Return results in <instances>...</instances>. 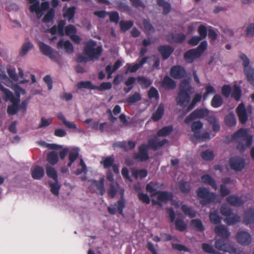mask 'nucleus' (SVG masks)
I'll list each match as a JSON object with an SVG mask.
<instances>
[{"label":"nucleus","mask_w":254,"mask_h":254,"mask_svg":"<svg viewBox=\"0 0 254 254\" xmlns=\"http://www.w3.org/2000/svg\"><path fill=\"white\" fill-rule=\"evenodd\" d=\"M49 184L51 187V192L54 195H58L59 194V190L61 188L59 184L58 180H57V182H55L54 183L50 182Z\"/></svg>","instance_id":"4d7b16f0"},{"label":"nucleus","mask_w":254,"mask_h":254,"mask_svg":"<svg viewBox=\"0 0 254 254\" xmlns=\"http://www.w3.org/2000/svg\"><path fill=\"white\" fill-rule=\"evenodd\" d=\"M148 148L146 144H142L138 147V152L135 154L133 158L141 162L146 161L149 159Z\"/></svg>","instance_id":"9b49d317"},{"label":"nucleus","mask_w":254,"mask_h":254,"mask_svg":"<svg viewBox=\"0 0 254 254\" xmlns=\"http://www.w3.org/2000/svg\"><path fill=\"white\" fill-rule=\"evenodd\" d=\"M133 25L132 21H121L120 23L121 30L126 32L130 29Z\"/></svg>","instance_id":"5fc2aeb1"},{"label":"nucleus","mask_w":254,"mask_h":254,"mask_svg":"<svg viewBox=\"0 0 254 254\" xmlns=\"http://www.w3.org/2000/svg\"><path fill=\"white\" fill-rule=\"evenodd\" d=\"M175 226L176 229L181 232L187 229V225L182 219H177L175 221Z\"/></svg>","instance_id":"e2e57ef3"},{"label":"nucleus","mask_w":254,"mask_h":254,"mask_svg":"<svg viewBox=\"0 0 254 254\" xmlns=\"http://www.w3.org/2000/svg\"><path fill=\"white\" fill-rule=\"evenodd\" d=\"M167 142L168 140L166 139H164L161 141H159L157 138L155 137L152 139H149L146 145L148 148L156 150L164 145Z\"/></svg>","instance_id":"dca6fc26"},{"label":"nucleus","mask_w":254,"mask_h":254,"mask_svg":"<svg viewBox=\"0 0 254 254\" xmlns=\"http://www.w3.org/2000/svg\"><path fill=\"white\" fill-rule=\"evenodd\" d=\"M30 3L32 4L30 6V10L31 12H35L37 18H40L42 16L41 12L39 0H29Z\"/></svg>","instance_id":"412c9836"},{"label":"nucleus","mask_w":254,"mask_h":254,"mask_svg":"<svg viewBox=\"0 0 254 254\" xmlns=\"http://www.w3.org/2000/svg\"><path fill=\"white\" fill-rule=\"evenodd\" d=\"M76 87L79 89L84 88L95 90V85H93L90 81H80L77 83Z\"/></svg>","instance_id":"f704fd0d"},{"label":"nucleus","mask_w":254,"mask_h":254,"mask_svg":"<svg viewBox=\"0 0 254 254\" xmlns=\"http://www.w3.org/2000/svg\"><path fill=\"white\" fill-rule=\"evenodd\" d=\"M18 111V107L16 104L9 105L7 107V112L10 115H14L17 113Z\"/></svg>","instance_id":"338daca9"},{"label":"nucleus","mask_w":254,"mask_h":254,"mask_svg":"<svg viewBox=\"0 0 254 254\" xmlns=\"http://www.w3.org/2000/svg\"><path fill=\"white\" fill-rule=\"evenodd\" d=\"M157 50L161 54L162 59H168L174 52V49L169 45H162L157 48Z\"/></svg>","instance_id":"f3484780"},{"label":"nucleus","mask_w":254,"mask_h":254,"mask_svg":"<svg viewBox=\"0 0 254 254\" xmlns=\"http://www.w3.org/2000/svg\"><path fill=\"white\" fill-rule=\"evenodd\" d=\"M210 222L215 225H218L221 222L222 218L219 216L217 211L215 210L211 212L209 215Z\"/></svg>","instance_id":"72a5a7b5"},{"label":"nucleus","mask_w":254,"mask_h":254,"mask_svg":"<svg viewBox=\"0 0 254 254\" xmlns=\"http://www.w3.org/2000/svg\"><path fill=\"white\" fill-rule=\"evenodd\" d=\"M33 47V45L30 42L25 43L22 46L21 50L20 52V55L21 56L25 55L29 50L32 49Z\"/></svg>","instance_id":"0e129e2a"},{"label":"nucleus","mask_w":254,"mask_h":254,"mask_svg":"<svg viewBox=\"0 0 254 254\" xmlns=\"http://www.w3.org/2000/svg\"><path fill=\"white\" fill-rule=\"evenodd\" d=\"M181 210L185 215L191 218H194L196 215V211L193 208L186 204L182 205Z\"/></svg>","instance_id":"c756f323"},{"label":"nucleus","mask_w":254,"mask_h":254,"mask_svg":"<svg viewBox=\"0 0 254 254\" xmlns=\"http://www.w3.org/2000/svg\"><path fill=\"white\" fill-rule=\"evenodd\" d=\"M223 101L220 95L216 94L212 98L211 101V105L215 108L220 107L223 104Z\"/></svg>","instance_id":"58836bf2"},{"label":"nucleus","mask_w":254,"mask_h":254,"mask_svg":"<svg viewBox=\"0 0 254 254\" xmlns=\"http://www.w3.org/2000/svg\"><path fill=\"white\" fill-rule=\"evenodd\" d=\"M64 47L65 51L68 54H72L73 52L74 49L72 44L69 40H66L64 42L63 40H60L57 44V48L59 49Z\"/></svg>","instance_id":"b1692460"},{"label":"nucleus","mask_w":254,"mask_h":254,"mask_svg":"<svg viewBox=\"0 0 254 254\" xmlns=\"http://www.w3.org/2000/svg\"><path fill=\"white\" fill-rule=\"evenodd\" d=\"M215 234L222 237L223 239L216 240L215 243V248L218 250L228 252L229 253H236L237 249L226 242L230 235V233L227 228L223 225H218L214 228Z\"/></svg>","instance_id":"f257e3e1"},{"label":"nucleus","mask_w":254,"mask_h":254,"mask_svg":"<svg viewBox=\"0 0 254 254\" xmlns=\"http://www.w3.org/2000/svg\"><path fill=\"white\" fill-rule=\"evenodd\" d=\"M38 45L41 52L44 55L49 57L51 60H56V56L54 53V50L50 46L42 41L38 42Z\"/></svg>","instance_id":"2eb2a0df"},{"label":"nucleus","mask_w":254,"mask_h":254,"mask_svg":"<svg viewBox=\"0 0 254 254\" xmlns=\"http://www.w3.org/2000/svg\"><path fill=\"white\" fill-rule=\"evenodd\" d=\"M44 168L40 166H36L31 170V175L35 180H40L44 175Z\"/></svg>","instance_id":"393cba45"},{"label":"nucleus","mask_w":254,"mask_h":254,"mask_svg":"<svg viewBox=\"0 0 254 254\" xmlns=\"http://www.w3.org/2000/svg\"><path fill=\"white\" fill-rule=\"evenodd\" d=\"M114 161L115 159L114 157L110 156L103 158L100 163L103 165L105 169H107L110 168L114 164Z\"/></svg>","instance_id":"c9c22d12"},{"label":"nucleus","mask_w":254,"mask_h":254,"mask_svg":"<svg viewBox=\"0 0 254 254\" xmlns=\"http://www.w3.org/2000/svg\"><path fill=\"white\" fill-rule=\"evenodd\" d=\"M137 80L138 83L143 89L149 87L152 83L150 79L143 76H139L137 77Z\"/></svg>","instance_id":"2f4dec72"},{"label":"nucleus","mask_w":254,"mask_h":254,"mask_svg":"<svg viewBox=\"0 0 254 254\" xmlns=\"http://www.w3.org/2000/svg\"><path fill=\"white\" fill-rule=\"evenodd\" d=\"M209 111L207 109L197 108L191 113L185 120V123L189 124L193 120L197 119H203L208 116Z\"/></svg>","instance_id":"6e6552de"},{"label":"nucleus","mask_w":254,"mask_h":254,"mask_svg":"<svg viewBox=\"0 0 254 254\" xmlns=\"http://www.w3.org/2000/svg\"><path fill=\"white\" fill-rule=\"evenodd\" d=\"M232 139L238 143L237 149L240 151H244L246 148L251 146L253 142V136L250 135L247 129L240 128L233 134Z\"/></svg>","instance_id":"7ed1b4c3"},{"label":"nucleus","mask_w":254,"mask_h":254,"mask_svg":"<svg viewBox=\"0 0 254 254\" xmlns=\"http://www.w3.org/2000/svg\"><path fill=\"white\" fill-rule=\"evenodd\" d=\"M149 59L150 57L149 56L142 58L141 60L138 59L137 60V63L132 65L130 64H127L126 66L127 67V69L125 71V73L127 74L128 72H135L140 67L145 64Z\"/></svg>","instance_id":"4468645a"},{"label":"nucleus","mask_w":254,"mask_h":254,"mask_svg":"<svg viewBox=\"0 0 254 254\" xmlns=\"http://www.w3.org/2000/svg\"><path fill=\"white\" fill-rule=\"evenodd\" d=\"M200 57V54L195 49H192L186 52L184 55V60L187 63H192L194 60Z\"/></svg>","instance_id":"a211bd4d"},{"label":"nucleus","mask_w":254,"mask_h":254,"mask_svg":"<svg viewBox=\"0 0 254 254\" xmlns=\"http://www.w3.org/2000/svg\"><path fill=\"white\" fill-rule=\"evenodd\" d=\"M244 70L248 81L251 84H253L254 83V69L252 66H249L244 68Z\"/></svg>","instance_id":"e433bc0d"},{"label":"nucleus","mask_w":254,"mask_h":254,"mask_svg":"<svg viewBox=\"0 0 254 254\" xmlns=\"http://www.w3.org/2000/svg\"><path fill=\"white\" fill-rule=\"evenodd\" d=\"M236 112L240 123L242 124H245L248 120V114L245 105L243 102L241 103L238 106Z\"/></svg>","instance_id":"9d476101"},{"label":"nucleus","mask_w":254,"mask_h":254,"mask_svg":"<svg viewBox=\"0 0 254 254\" xmlns=\"http://www.w3.org/2000/svg\"><path fill=\"white\" fill-rule=\"evenodd\" d=\"M167 39L170 43H182L186 39V35L183 33H171Z\"/></svg>","instance_id":"6ab92c4d"},{"label":"nucleus","mask_w":254,"mask_h":254,"mask_svg":"<svg viewBox=\"0 0 254 254\" xmlns=\"http://www.w3.org/2000/svg\"><path fill=\"white\" fill-rule=\"evenodd\" d=\"M170 74L175 79H182L186 76V71L182 66L176 65L171 67Z\"/></svg>","instance_id":"ddd939ff"},{"label":"nucleus","mask_w":254,"mask_h":254,"mask_svg":"<svg viewBox=\"0 0 254 254\" xmlns=\"http://www.w3.org/2000/svg\"><path fill=\"white\" fill-rule=\"evenodd\" d=\"M157 2L158 5L163 7V14L166 15L170 12L171 6L169 2H166L164 0H157Z\"/></svg>","instance_id":"ea45409f"},{"label":"nucleus","mask_w":254,"mask_h":254,"mask_svg":"<svg viewBox=\"0 0 254 254\" xmlns=\"http://www.w3.org/2000/svg\"><path fill=\"white\" fill-rule=\"evenodd\" d=\"M201 156L203 159L207 161L212 160L214 158V155L213 152L209 149L202 152Z\"/></svg>","instance_id":"bf43d9fd"},{"label":"nucleus","mask_w":254,"mask_h":254,"mask_svg":"<svg viewBox=\"0 0 254 254\" xmlns=\"http://www.w3.org/2000/svg\"><path fill=\"white\" fill-rule=\"evenodd\" d=\"M96 41L91 39L88 41L83 48V54L88 57L89 61L97 60L102 55L103 48L101 46L96 47Z\"/></svg>","instance_id":"20e7f679"},{"label":"nucleus","mask_w":254,"mask_h":254,"mask_svg":"<svg viewBox=\"0 0 254 254\" xmlns=\"http://www.w3.org/2000/svg\"><path fill=\"white\" fill-rule=\"evenodd\" d=\"M203 124L200 121L193 122L191 126V130L194 133L193 136H195L196 133H198L200 129L202 127Z\"/></svg>","instance_id":"864d4df0"},{"label":"nucleus","mask_w":254,"mask_h":254,"mask_svg":"<svg viewBox=\"0 0 254 254\" xmlns=\"http://www.w3.org/2000/svg\"><path fill=\"white\" fill-rule=\"evenodd\" d=\"M157 195V199L161 201L167 202L168 200H172L173 197V193L167 191H157L154 193L153 195Z\"/></svg>","instance_id":"aec40b11"},{"label":"nucleus","mask_w":254,"mask_h":254,"mask_svg":"<svg viewBox=\"0 0 254 254\" xmlns=\"http://www.w3.org/2000/svg\"><path fill=\"white\" fill-rule=\"evenodd\" d=\"M245 164V160L241 157L235 156L229 159L230 168L236 171H241L244 168Z\"/></svg>","instance_id":"1a4fd4ad"},{"label":"nucleus","mask_w":254,"mask_h":254,"mask_svg":"<svg viewBox=\"0 0 254 254\" xmlns=\"http://www.w3.org/2000/svg\"><path fill=\"white\" fill-rule=\"evenodd\" d=\"M119 188V185L117 184L115 186L113 183L111 184L108 190V194L110 198H113L115 197L118 191V188Z\"/></svg>","instance_id":"3c124183"},{"label":"nucleus","mask_w":254,"mask_h":254,"mask_svg":"<svg viewBox=\"0 0 254 254\" xmlns=\"http://www.w3.org/2000/svg\"><path fill=\"white\" fill-rule=\"evenodd\" d=\"M224 121L226 125L229 127L234 126L236 124V118L233 112H231L226 115Z\"/></svg>","instance_id":"473e14b6"},{"label":"nucleus","mask_w":254,"mask_h":254,"mask_svg":"<svg viewBox=\"0 0 254 254\" xmlns=\"http://www.w3.org/2000/svg\"><path fill=\"white\" fill-rule=\"evenodd\" d=\"M172 131L173 127L172 126L164 127L158 131L157 135L158 136H166L169 135Z\"/></svg>","instance_id":"a18cd8bd"},{"label":"nucleus","mask_w":254,"mask_h":254,"mask_svg":"<svg viewBox=\"0 0 254 254\" xmlns=\"http://www.w3.org/2000/svg\"><path fill=\"white\" fill-rule=\"evenodd\" d=\"M121 198L116 202L113 205L109 206L107 208L108 212L111 215H115L117 211L121 215H123V210L126 207V200L124 198V190L121 189L120 190Z\"/></svg>","instance_id":"423d86ee"},{"label":"nucleus","mask_w":254,"mask_h":254,"mask_svg":"<svg viewBox=\"0 0 254 254\" xmlns=\"http://www.w3.org/2000/svg\"><path fill=\"white\" fill-rule=\"evenodd\" d=\"M88 182L91 183L89 187V190L93 192H96L101 195H103L105 192L104 184V178L102 177L99 180L93 179L89 180Z\"/></svg>","instance_id":"0eeeda50"},{"label":"nucleus","mask_w":254,"mask_h":254,"mask_svg":"<svg viewBox=\"0 0 254 254\" xmlns=\"http://www.w3.org/2000/svg\"><path fill=\"white\" fill-rule=\"evenodd\" d=\"M191 225L194 227L198 232H202L204 230V228L201 221L198 219H193L191 221Z\"/></svg>","instance_id":"09e8293b"},{"label":"nucleus","mask_w":254,"mask_h":254,"mask_svg":"<svg viewBox=\"0 0 254 254\" xmlns=\"http://www.w3.org/2000/svg\"><path fill=\"white\" fill-rule=\"evenodd\" d=\"M46 170L48 177L53 179L55 182H57V180H58V176L55 169L49 165L47 164L46 166Z\"/></svg>","instance_id":"7c9ffc66"},{"label":"nucleus","mask_w":254,"mask_h":254,"mask_svg":"<svg viewBox=\"0 0 254 254\" xmlns=\"http://www.w3.org/2000/svg\"><path fill=\"white\" fill-rule=\"evenodd\" d=\"M227 201L231 205L239 207L243 205L244 201L238 196L231 195L227 198Z\"/></svg>","instance_id":"5701e85b"},{"label":"nucleus","mask_w":254,"mask_h":254,"mask_svg":"<svg viewBox=\"0 0 254 254\" xmlns=\"http://www.w3.org/2000/svg\"><path fill=\"white\" fill-rule=\"evenodd\" d=\"M0 88L2 91L4 92L6 98L9 99L12 103V104H16V105L18 107L20 100L19 99L15 98L12 92H11L9 89L4 88L3 86H0Z\"/></svg>","instance_id":"cd10ccee"},{"label":"nucleus","mask_w":254,"mask_h":254,"mask_svg":"<svg viewBox=\"0 0 254 254\" xmlns=\"http://www.w3.org/2000/svg\"><path fill=\"white\" fill-rule=\"evenodd\" d=\"M225 222L228 225H233L241 221V217L237 214L234 215L233 216H228L225 219Z\"/></svg>","instance_id":"37998d69"},{"label":"nucleus","mask_w":254,"mask_h":254,"mask_svg":"<svg viewBox=\"0 0 254 254\" xmlns=\"http://www.w3.org/2000/svg\"><path fill=\"white\" fill-rule=\"evenodd\" d=\"M193 90V88L188 80L182 81L179 85V92L176 97L177 105L183 107L187 106L190 102Z\"/></svg>","instance_id":"f03ea898"},{"label":"nucleus","mask_w":254,"mask_h":254,"mask_svg":"<svg viewBox=\"0 0 254 254\" xmlns=\"http://www.w3.org/2000/svg\"><path fill=\"white\" fill-rule=\"evenodd\" d=\"M141 99V97L140 94L138 92H135L133 95L126 99V102L129 104H134L140 101Z\"/></svg>","instance_id":"6e6d98bb"},{"label":"nucleus","mask_w":254,"mask_h":254,"mask_svg":"<svg viewBox=\"0 0 254 254\" xmlns=\"http://www.w3.org/2000/svg\"><path fill=\"white\" fill-rule=\"evenodd\" d=\"M242 96V90L240 86L238 85H235L234 86L233 90L231 93V96L236 101H239L241 99Z\"/></svg>","instance_id":"de8ad7c7"},{"label":"nucleus","mask_w":254,"mask_h":254,"mask_svg":"<svg viewBox=\"0 0 254 254\" xmlns=\"http://www.w3.org/2000/svg\"><path fill=\"white\" fill-rule=\"evenodd\" d=\"M164 107L163 104H160L156 111L155 113H154L152 116V120L157 122L160 120L164 114Z\"/></svg>","instance_id":"c85d7f7f"},{"label":"nucleus","mask_w":254,"mask_h":254,"mask_svg":"<svg viewBox=\"0 0 254 254\" xmlns=\"http://www.w3.org/2000/svg\"><path fill=\"white\" fill-rule=\"evenodd\" d=\"M201 180L202 183L209 185L214 190H216L217 189V186L215 181L209 175L205 174L202 175L201 177Z\"/></svg>","instance_id":"bb28decb"},{"label":"nucleus","mask_w":254,"mask_h":254,"mask_svg":"<svg viewBox=\"0 0 254 254\" xmlns=\"http://www.w3.org/2000/svg\"><path fill=\"white\" fill-rule=\"evenodd\" d=\"M202 249L203 252L211 254H222L219 252H216L213 248V247L208 244L203 243L202 244Z\"/></svg>","instance_id":"603ef678"},{"label":"nucleus","mask_w":254,"mask_h":254,"mask_svg":"<svg viewBox=\"0 0 254 254\" xmlns=\"http://www.w3.org/2000/svg\"><path fill=\"white\" fill-rule=\"evenodd\" d=\"M244 221L246 225L254 222V209L250 208L245 211L244 215Z\"/></svg>","instance_id":"a878e982"},{"label":"nucleus","mask_w":254,"mask_h":254,"mask_svg":"<svg viewBox=\"0 0 254 254\" xmlns=\"http://www.w3.org/2000/svg\"><path fill=\"white\" fill-rule=\"evenodd\" d=\"M221 214L226 217L230 216L233 213V210L227 204H222L220 208Z\"/></svg>","instance_id":"8fccbe9b"},{"label":"nucleus","mask_w":254,"mask_h":254,"mask_svg":"<svg viewBox=\"0 0 254 254\" xmlns=\"http://www.w3.org/2000/svg\"><path fill=\"white\" fill-rule=\"evenodd\" d=\"M202 96L199 93H196L194 95L192 98L190 104L188 106L187 108V111L189 112L192 110L195 105L201 100Z\"/></svg>","instance_id":"49530a36"},{"label":"nucleus","mask_w":254,"mask_h":254,"mask_svg":"<svg viewBox=\"0 0 254 254\" xmlns=\"http://www.w3.org/2000/svg\"><path fill=\"white\" fill-rule=\"evenodd\" d=\"M112 88V84L110 82H103L100 84V86H95V90L98 91H103L105 90H109Z\"/></svg>","instance_id":"69168bd1"},{"label":"nucleus","mask_w":254,"mask_h":254,"mask_svg":"<svg viewBox=\"0 0 254 254\" xmlns=\"http://www.w3.org/2000/svg\"><path fill=\"white\" fill-rule=\"evenodd\" d=\"M135 80L136 79L135 77L130 76L125 81V84L127 86V87H125L124 88V91L125 93H128L133 88V84L134 83Z\"/></svg>","instance_id":"a19ab883"},{"label":"nucleus","mask_w":254,"mask_h":254,"mask_svg":"<svg viewBox=\"0 0 254 254\" xmlns=\"http://www.w3.org/2000/svg\"><path fill=\"white\" fill-rule=\"evenodd\" d=\"M79 154V149L78 147L73 148L68 154L69 161L74 162Z\"/></svg>","instance_id":"13d9d810"},{"label":"nucleus","mask_w":254,"mask_h":254,"mask_svg":"<svg viewBox=\"0 0 254 254\" xmlns=\"http://www.w3.org/2000/svg\"><path fill=\"white\" fill-rule=\"evenodd\" d=\"M196 194L201 200L199 203L202 206H206L215 201L216 195L215 193L210 192L207 188L204 187L199 188L196 191Z\"/></svg>","instance_id":"39448f33"},{"label":"nucleus","mask_w":254,"mask_h":254,"mask_svg":"<svg viewBox=\"0 0 254 254\" xmlns=\"http://www.w3.org/2000/svg\"><path fill=\"white\" fill-rule=\"evenodd\" d=\"M47 161L52 165L56 164L59 161L58 154L54 151L50 152L47 155Z\"/></svg>","instance_id":"c03bdc74"},{"label":"nucleus","mask_w":254,"mask_h":254,"mask_svg":"<svg viewBox=\"0 0 254 254\" xmlns=\"http://www.w3.org/2000/svg\"><path fill=\"white\" fill-rule=\"evenodd\" d=\"M137 196L138 199L143 203L146 204L150 203V199L147 194L142 192H139L137 194Z\"/></svg>","instance_id":"774afa93"},{"label":"nucleus","mask_w":254,"mask_h":254,"mask_svg":"<svg viewBox=\"0 0 254 254\" xmlns=\"http://www.w3.org/2000/svg\"><path fill=\"white\" fill-rule=\"evenodd\" d=\"M179 188L180 191L185 194L189 193L191 190L190 184L186 181H181L179 184Z\"/></svg>","instance_id":"4c0bfd02"},{"label":"nucleus","mask_w":254,"mask_h":254,"mask_svg":"<svg viewBox=\"0 0 254 254\" xmlns=\"http://www.w3.org/2000/svg\"><path fill=\"white\" fill-rule=\"evenodd\" d=\"M75 8L74 6L68 8L64 14V17L70 21L74 16Z\"/></svg>","instance_id":"052dcab7"},{"label":"nucleus","mask_w":254,"mask_h":254,"mask_svg":"<svg viewBox=\"0 0 254 254\" xmlns=\"http://www.w3.org/2000/svg\"><path fill=\"white\" fill-rule=\"evenodd\" d=\"M55 14V10L53 8L50 9L44 16L43 19V21L45 23H49L53 20Z\"/></svg>","instance_id":"680f3d73"},{"label":"nucleus","mask_w":254,"mask_h":254,"mask_svg":"<svg viewBox=\"0 0 254 254\" xmlns=\"http://www.w3.org/2000/svg\"><path fill=\"white\" fill-rule=\"evenodd\" d=\"M236 238L238 243L242 245L248 246L252 242L251 234L246 231L238 232L236 234Z\"/></svg>","instance_id":"f8f14e48"},{"label":"nucleus","mask_w":254,"mask_h":254,"mask_svg":"<svg viewBox=\"0 0 254 254\" xmlns=\"http://www.w3.org/2000/svg\"><path fill=\"white\" fill-rule=\"evenodd\" d=\"M132 176L137 179L138 177L141 179L145 178L148 174L147 171L145 169H141L139 170H133L131 172Z\"/></svg>","instance_id":"79ce46f5"},{"label":"nucleus","mask_w":254,"mask_h":254,"mask_svg":"<svg viewBox=\"0 0 254 254\" xmlns=\"http://www.w3.org/2000/svg\"><path fill=\"white\" fill-rule=\"evenodd\" d=\"M161 86L167 90H172L176 87V82L169 76L165 75L162 82Z\"/></svg>","instance_id":"4be33fe9"}]
</instances>
